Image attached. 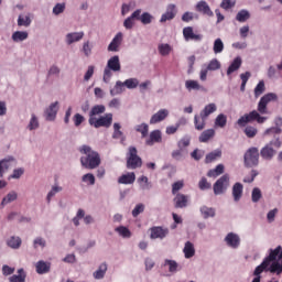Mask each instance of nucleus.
<instances>
[{
    "label": "nucleus",
    "mask_w": 282,
    "mask_h": 282,
    "mask_svg": "<svg viewBox=\"0 0 282 282\" xmlns=\"http://www.w3.org/2000/svg\"><path fill=\"white\" fill-rule=\"evenodd\" d=\"M220 67H221V64L219 63L218 59H212L207 65V70L216 72V69H220Z\"/></svg>",
    "instance_id": "nucleus-54"
},
{
    "label": "nucleus",
    "mask_w": 282,
    "mask_h": 282,
    "mask_svg": "<svg viewBox=\"0 0 282 282\" xmlns=\"http://www.w3.org/2000/svg\"><path fill=\"white\" fill-rule=\"evenodd\" d=\"M236 6V1L234 0H223L220 3V8H223V10H230L232 8H235Z\"/></svg>",
    "instance_id": "nucleus-59"
},
{
    "label": "nucleus",
    "mask_w": 282,
    "mask_h": 282,
    "mask_svg": "<svg viewBox=\"0 0 282 282\" xmlns=\"http://www.w3.org/2000/svg\"><path fill=\"white\" fill-rule=\"evenodd\" d=\"M120 45H122V33L119 32L112 39L110 44L108 45V52H120Z\"/></svg>",
    "instance_id": "nucleus-12"
},
{
    "label": "nucleus",
    "mask_w": 282,
    "mask_h": 282,
    "mask_svg": "<svg viewBox=\"0 0 282 282\" xmlns=\"http://www.w3.org/2000/svg\"><path fill=\"white\" fill-rule=\"evenodd\" d=\"M142 167V158L138 156V149L130 147L127 155V169L132 171Z\"/></svg>",
    "instance_id": "nucleus-5"
},
{
    "label": "nucleus",
    "mask_w": 282,
    "mask_h": 282,
    "mask_svg": "<svg viewBox=\"0 0 282 282\" xmlns=\"http://www.w3.org/2000/svg\"><path fill=\"white\" fill-rule=\"evenodd\" d=\"M185 87L187 91H193V89L195 91H199V89H202V85H199V82L197 80H193V79H188L185 82Z\"/></svg>",
    "instance_id": "nucleus-33"
},
{
    "label": "nucleus",
    "mask_w": 282,
    "mask_h": 282,
    "mask_svg": "<svg viewBox=\"0 0 282 282\" xmlns=\"http://www.w3.org/2000/svg\"><path fill=\"white\" fill-rule=\"evenodd\" d=\"M175 208H186L188 206V196L184 194H177L174 198Z\"/></svg>",
    "instance_id": "nucleus-23"
},
{
    "label": "nucleus",
    "mask_w": 282,
    "mask_h": 282,
    "mask_svg": "<svg viewBox=\"0 0 282 282\" xmlns=\"http://www.w3.org/2000/svg\"><path fill=\"white\" fill-rule=\"evenodd\" d=\"M239 67H241V57H236L227 69V76H230V74H235V72H237Z\"/></svg>",
    "instance_id": "nucleus-32"
},
{
    "label": "nucleus",
    "mask_w": 282,
    "mask_h": 282,
    "mask_svg": "<svg viewBox=\"0 0 282 282\" xmlns=\"http://www.w3.org/2000/svg\"><path fill=\"white\" fill-rule=\"evenodd\" d=\"M83 36H85L84 32L68 33L66 35V43L67 45H72V43H78V41H82Z\"/></svg>",
    "instance_id": "nucleus-24"
},
{
    "label": "nucleus",
    "mask_w": 282,
    "mask_h": 282,
    "mask_svg": "<svg viewBox=\"0 0 282 282\" xmlns=\"http://www.w3.org/2000/svg\"><path fill=\"white\" fill-rule=\"evenodd\" d=\"M164 265L169 267L170 272H177V262L174 260H165Z\"/></svg>",
    "instance_id": "nucleus-63"
},
{
    "label": "nucleus",
    "mask_w": 282,
    "mask_h": 282,
    "mask_svg": "<svg viewBox=\"0 0 282 282\" xmlns=\"http://www.w3.org/2000/svg\"><path fill=\"white\" fill-rule=\"evenodd\" d=\"M137 21H141L143 25H149V23L153 21V17L149 12H144L143 14L139 15V18H137Z\"/></svg>",
    "instance_id": "nucleus-48"
},
{
    "label": "nucleus",
    "mask_w": 282,
    "mask_h": 282,
    "mask_svg": "<svg viewBox=\"0 0 282 282\" xmlns=\"http://www.w3.org/2000/svg\"><path fill=\"white\" fill-rule=\"evenodd\" d=\"M232 197L235 202H239L243 197V185L241 183H236L232 186Z\"/></svg>",
    "instance_id": "nucleus-25"
},
{
    "label": "nucleus",
    "mask_w": 282,
    "mask_h": 282,
    "mask_svg": "<svg viewBox=\"0 0 282 282\" xmlns=\"http://www.w3.org/2000/svg\"><path fill=\"white\" fill-rule=\"evenodd\" d=\"M25 271L23 269H19L18 270V275L14 274L12 276L9 278L10 282H25Z\"/></svg>",
    "instance_id": "nucleus-37"
},
{
    "label": "nucleus",
    "mask_w": 282,
    "mask_h": 282,
    "mask_svg": "<svg viewBox=\"0 0 282 282\" xmlns=\"http://www.w3.org/2000/svg\"><path fill=\"white\" fill-rule=\"evenodd\" d=\"M217 111V105L209 104L204 107V109L200 111V116H204L205 118H208L212 113H215Z\"/></svg>",
    "instance_id": "nucleus-34"
},
{
    "label": "nucleus",
    "mask_w": 282,
    "mask_h": 282,
    "mask_svg": "<svg viewBox=\"0 0 282 282\" xmlns=\"http://www.w3.org/2000/svg\"><path fill=\"white\" fill-rule=\"evenodd\" d=\"M270 270L272 273L281 274L282 272V247L278 246L275 249H270L269 256L258 265L253 271L256 276L252 282H261V274Z\"/></svg>",
    "instance_id": "nucleus-1"
},
{
    "label": "nucleus",
    "mask_w": 282,
    "mask_h": 282,
    "mask_svg": "<svg viewBox=\"0 0 282 282\" xmlns=\"http://www.w3.org/2000/svg\"><path fill=\"white\" fill-rule=\"evenodd\" d=\"M172 50L173 48L169 44H160L159 45V53L161 54V56H169L171 54Z\"/></svg>",
    "instance_id": "nucleus-51"
},
{
    "label": "nucleus",
    "mask_w": 282,
    "mask_h": 282,
    "mask_svg": "<svg viewBox=\"0 0 282 282\" xmlns=\"http://www.w3.org/2000/svg\"><path fill=\"white\" fill-rule=\"evenodd\" d=\"M219 158H221V150H215L206 155L205 164H212V162L219 160Z\"/></svg>",
    "instance_id": "nucleus-31"
},
{
    "label": "nucleus",
    "mask_w": 282,
    "mask_h": 282,
    "mask_svg": "<svg viewBox=\"0 0 282 282\" xmlns=\"http://www.w3.org/2000/svg\"><path fill=\"white\" fill-rule=\"evenodd\" d=\"M183 36L185 41H195L199 42L204 39V35L195 33L193 26H185L183 29Z\"/></svg>",
    "instance_id": "nucleus-10"
},
{
    "label": "nucleus",
    "mask_w": 282,
    "mask_h": 282,
    "mask_svg": "<svg viewBox=\"0 0 282 282\" xmlns=\"http://www.w3.org/2000/svg\"><path fill=\"white\" fill-rule=\"evenodd\" d=\"M229 184L230 176H228V174H224L214 184V195H223V193H226V188H228Z\"/></svg>",
    "instance_id": "nucleus-9"
},
{
    "label": "nucleus",
    "mask_w": 282,
    "mask_h": 282,
    "mask_svg": "<svg viewBox=\"0 0 282 282\" xmlns=\"http://www.w3.org/2000/svg\"><path fill=\"white\" fill-rule=\"evenodd\" d=\"M127 89H135L140 85V82L137 78H129L123 82Z\"/></svg>",
    "instance_id": "nucleus-47"
},
{
    "label": "nucleus",
    "mask_w": 282,
    "mask_h": 282,
    "mask_svg": "<svg viewBox=\"0 0 282 282\" xmlns=\"http://www.w3.org/2000/svg\"><path fill=\"white\" fill-rule=\"evenodd\" d=\"M9 248H13L14 250L21 248V239L19 237H11L8 240Z\"/></svg>",
    "instance_id": "nucleus-49"
},
{
    "label": "nucleus",
    "mask_w": 282,
    "mask_h": 282,
    "mask_svg": "<svg viewBox=\"0 0 282 282\" xmlns=\"http://www.w3.org/2000/svg\"><path fill=\"white\" fill-rule=\"evenodd\" d=\"M210 183H208V180H206V177H202L199 183H198V188H200V191H208V188H210Z\"/></svg>",
    "instance_id": "nucleus-62"
},
{
    "label": "nucleus",
    "mask_w": 282,
    "mask_h": 282,
    "mask_svg": "<svg viewBox=\"0 0 282 282\" xmlns=\"http://www.w3.org/2000/svg\"><path fill=\"white\" fill-rule=\"evenodd\" d=\"M265 91V83L263 80L259 82L254 88V96L259 98Z\"/></svg>",
    "instance_id": "nucleus-53"
},
{
    "label": "nucleus",
    "mask_w": 282,
    "mask_h": 282,
    "mask_svg": "<svg viewBox=\"0 0 282 282\" xmlns=\"http://www.w3.org/2000/svg\"><path fill=\"white\" fill-rule=\"evenodd\" d=\"M105 111H107V108L104 105L94 106L89 112V120L96 118V116H100V113H105Z\"/></svg>",
    "instance_id": "nucleus-29"
},
{
    "label": "nucleus",
    "mask_w": 282,
    "mask_h": 282,
    "mask_svg": "<svg viewBox=\"0 0 282 282\" xmlns=\"http://www.w3.org/2000/svg\"><path fill=\"white\" fill-rule=\"evenodd\" d=\"M254 120L258 121L259 124H263L268 118L261 117L257 110H253L238 119L239 127H243L245 124H248V122H254Z\"/></svg>",
    "instance_id": "nucleus-7"
},
{
    "label": "nucleus",
    "mask_w": 282,
    "mask_h": 282,
    "mask_svg": "<svg viewBox=\"0 0 282 282\" xmlns=\"http://www.w3.org/2000/svg\"><path fill=\"white\" fill-rule=\"evenodd\" d=\"M200 213L204 217V219H208V217H215V208L213 207H200Z\"/></svg>",
    "instance_id": "nucleus-44"
},
{
    "label": "nucleus",
    "mask_w": 282,
    "mask_h": 282,
    "mask_svg": "<svg viewBox=\"0 0 282 282\" xmlns=\"http://www.w3.org/2000/svg\"><path fill=\"white\" fill-rule=\"evenodd\" d=\"M141 14L142 10L138 9L129 18H127L123 22V26L126 28V30H131L133 25H135V19H140Z\"/></svg>",
    "instance_id": "nucleus-13"
},
{
    "label": "nucleus",
    "mask_w": 282,
    "mask_h": 282,
    "mask_svg": "<svg viewBox=\"0 0 282 282\" xmlns=\"http://www.w3.org/2000/svg\"><path fill=\"white\" fill-rule=\"evenodd\" d=\"M135 131L138 133H141L142 138H147V135H149V124L141 123L135 127Z\"/></svg>",
    "instance_id": "nucleus-50"
},
{
    "label": "nucleus",
    "mask_w": 282,
    "mask_h": 282,
    "mask_svg": "<svg viewBox=\"0 0 282 282\" xmlns=\"http://www.w3.org/2000/svg\"><path fill=\"white\" fill-rule=\"evenodd\" d=\"M28 129L30 131H34V129H39V118H36V115H32Z\"/></svg>",
    "instance_id": "nucleus-56"
},
{
    "label": "nucleus",
    "mask_w": 282,
    "mask_h": 282,
    "mask_svg": "<svg viewBox=\"0 0 282 282\" xmlns=\"http://www.w3.org/2000/svg\"><path fill=\"white\" fill-rule=\"evenodd\" d=\"M183 252H184L185 259H192V257H195V246L193 245V242L187 241L185 243Z\"/></svg>",
    "instance_id": "nucleus-28"
},
{
    "label": "nucleus",
    "mask_w": 282,
    "mask_h": 282,
    "mask_svg": "<svg viewBox=\"0 0 282 282\" xmlns=\"http://www.w3.org/2000/svg\"><path fill=\"white\" fill-rule=\"evenodd\" d=\"M224 169V164H218L215 169L208 171L207 177H219V175H223Z\"/></svg>",
    "instance_id": "nucleus-35"
},
{
    "label": "nucleus",
    "mask_w": 282,
    "mask_h": 282,
    "mask_svg": "<svg viewBox=\"0 0 282 282\" xmlns=\"http://www.w3.org/2000/svg\"><path fill=\"white\" fill-rule=\"evenodd\" d=\"M17 197H19V195L17 194V192H11L9 193L1 202V206H7V204H11V202H17Z\"/></svg>",
    "instance_id": "nucleus-43"
},
{
    "label": "nucleus",
    "mask_w": 282,
    "mask_h": 282,
    "mask_svg": "<svg viewBox=\"0 0 282 282\" xmlns=\"http://www.w3.org/2000/svg\"><path fill=\"white\" fill-rule=\"evenodd\" d=\"M260 155L262 160H272L276 155V150L268 143L261 149Z\"/></svg>",
    "instance_id": "nucleus-14"
},
{
    "label": "nucleus",
    "mask_w": 282,
    "mask_h": 282,
    "mask_svg": "<svg viewBox=\"0 0 282 282\" xmlns=\"http://www.w3.org/2000/svg\"><path fill=\"white\" fill-rule=\"evenodd\" d=\"M208 120L207 117L203 116L202 113L194 116V126L196 131H204L206 129V121Z\"/></svg>",
    "instance_id": "nucleus-19"
},
{
    "label": "nucleus",
    "mask_w": 282,
    "mask_h": 282,
    "mask_svg": "<svg viewBox=\"0 0 282 282\" xmlns=\"http://www.w3.org/2000/svg\"><path fill=\"white\" fill-rule=\"evenodd\" d=\"M258 130L257 128L252 127V126H248L245 129V134L247 135V138H254V135H257Z\"/></svg>",
    "instance_id": "nucleus-60"
},
{
    "label": "nucleus",
    "mask_w": 282,
    "mask_h": 282,
    "mask_svg": "<svg viewBox=\"0 0 282 282\" xmlns=\"http://www.w3.org/2000/svg\"><path fill=\"white\" fill-rule=\"evenodd\" d=\"M120 69H122V66L120 65V57L118 55L110 57L104 69V83H109V80H111V76H113L112 72H120Z\"/></svg>",
    "instance_id": "nucleus-3"
},
{
    "label": "nucleus",
    "mask_w": 282,
    "mask_h": 282,
    "mask_svg": "<svg viewBox=\"0 0 282 282\" xmlns=\"http://www.w3.org/2000/svg\"><path fill=\"white\" fill-rule=\"evenodd\" d=\"M150 232L151 239H164L169 235V228L152 227Z\"/></svg>",
    "instance_id": "nucleus-11"
},
{
    "label": "nucleus",
    "mask_w": 282,
    "mask_h": 282,
    "mask_svg": "<svg viewBox=\"0 0 282 282\" xmlns=\"http://www.w3.org/2000/svg\"><path fill=\"white\" fill-rule=\"evenodd\" d=\"M225 241L227 246H229V248H239V245L241 243V239L239 238V236L234 232H229L226 236Z\"/></svg>",
    "instance_id": "nucleus-15"
},
{
    "label": "nucleus",
    "mask_w": 282,
    "mask_h": 282,
    "mask_svg": "<svg viewBox=\"0 0 282 282\" xmlns=\"http://www.w3.org/2000/svg\"><path fill=\"white\" fill-rule=\"evenodd\" d=\"M120 129H122V126H120V123H113V140H124V133L121 132Z\"/></svg>",
    "instance_id": "nucleus-36"
},
{
    "label": "nucleus",
    "mask_w": 282,
    "mask_h": 282,
    "mask_svg": "<svg viewBox=\"0 0 282 282\" xmlns=\"http://www.w3.org/2000/svg\"><path fill=\"white\" fill-rule=\"evenodd\" d=\"M63 12H65V3L55 4V7L53 8V14L58 15L63 14Z\"/></svg>",
    "instance_id": "nucleus-64"
},
{
    "label": "nucleus",
    "mask_w": 282,
    "mask_h": 282,
    "mask_svg": "<svg viewBox=\"0 0 282 282\" xmlns=\"http://www.w3.org/2000/svg\"><path fill=\"white\" fill-rule=\"evenodd\" d=\"M138 183L140 184V187L142 191H150L152 188L151 182H149V177L142 175L141 177L138 178Z\"/></svg>",
    "instance_id": "nucleus-39"
},
{
    "label": "nucleus",
    "mask_w": 282,
    "mask_h": 282,
    "mask_svg": "<svg viewBox=\"0 0 282 282\" xmlns=\"http://www.w3.org/2000/svg\"><path fill=\"white\" fill-rule=\"evenodd\" d=\"M261 197H262L261 189L259 187H254L251 193V199L253 204H257V202H259Z\"/></svg>",
    "instance_id": "nucleus-55"
},
{
    "label": "nucleus",
    "mask_w": 282,
    "mask_h": 282,
    "mask_svg": "<svg viewBox=\"0 0 282 282\" xmlns=\"http://www.w3.org/2000/svg\"><path fill=\"white\" fill-rule=\"evenodd\" d=\"M227 122H228V118L226 117V115L220 113L216 117V120H215L216 127H220V129H224Z\"/></svg>",
    "instance_id": "nucleus-45"
},
{
    "label": "nucleus",
    "mask_w": 282,
    "mask_h": 282,
    "mask_svg": "<svg viewBox=\"0 0 282 282\" xmlns=\"http://www.w3.org/2000/svg\"><path fill=\"white\" fill-rule=\"evenodd\" d=\"M73 122L75 124V127H80L82 123L85 122V117L80 113H76L74 117H73Z\"/></svg>",
    "instance_id": "nucleus-61"
},
{
    "label": "nucleus",
    "mask_w": 282,
    "mask_h": 282,
    "mask_svg": "<svg viewBox=\"0 0 282 282\" xmlns=\"http://www.w3.org/2000/svg\"><path fill=\"white\" fill-rule=\"evenodd\" d=\"M107 269H108L107 263L106 262L101 263L98 267V270H96L93 273L94 279L96 280L105 279V274H107Z\"/></svg>",
    "instance_id": "nucleus-27"
},
{
    "label": "nucleus",
    "mask_w": 282,
    "mask_h": 282,
    "mask_svg": "<svg viewBox=\"0 0 282 282\" xmlns=\"http://www.w3.org/2000/svg\"><path fill=\"white\" fill-rule=\"evenodd\" d=\"M79 153L86 156L80 158V164L84 169H98L100 164V154L91 149L89 145H82L79 148Z\"/></svg>",
    "instance_id": "nucleus-2"
},
{
    "label": "nucleus",
    "mask_w": 282,
    "mask_h": 282,
    "mask_svg": "<svg viewBox=\"0 0 282 282\" xmlns=\"http://www.w3.org/2000/svg\"><path fill=\"white\" fill-rule=\"evenodd\" d=\"M116 232H118L123 239H129L131 237V230L124 226L117 227Z\"/></svg>",
    "instance_id": "nucleus-46"
},
{
    "label": "nucleus",
    "mask_w": 282,
    "mask_h": 282,
    "mask_svg": "<svg viewBox=\"0 0 282 282\" xmlns=\"http://www.w3.org/2000/svg\"><path fill=\"white\" fill-rule=\"evenodd\" d=\"M245 166L247 169H252V166H259V149L258 148H249L245 155Z\"/></svg>",
    "instance_id": "nucleus-6"
},
{
    "label": "nucleus",
    "mask_w": 282,
    "mask_h": 282,
    "mask_svg": "<svg viewBox=\"0 0 282 282\" xmlns=\"http://www.w3.org/2000/svg\"><path fill=\"white\" fill-rule=\"evenodd\" d=\"M61 191H63V187L53 186L52 191H50L47 196H46L47 203L50 204V202H52V198L54 197V195H56V193H61Z\"/></svg>",
    "instance_id": "nucleus-58"
},
{
    "label": "nucleus",
    "mask_w": 282,
    "mask_h": 282,
    "mask_svg": "<svg viewBox=\"0 0 282 282\" xmlns=\"http://www.w3.org/2000/svg\"><path fill=\"white\" fill-rule=\"evenodd\" d=\"M52 268V264L50 262H45L43 260H40L35 264V270L37 274H47Z\"/></svg>",
    "instance_id": "nucleus-22"
},
{
    "label": "nucleus",
    "mask_w": 282,
    "mask_h": 282,
    "mask_svg": "<svg viewBox=\"0 0 282 282\" xmlns=\"http://www.w3.org/2000/svg\"><path fill=\"white\" fill-rule=\"evenodd\" d=\"M28 39V32L25 31H15L12 34V41H14V43H21V41H25Z\"/></svg>",
    "instance_id": "nucleus-38"
},
{
    "label": "nucleus",
    "mask_w": 282,
    "mask_h": 282,
    "mask_svg": "<svg viewBox=\"0 0 282 282\" xmlns=\"http://www.w3.org/2000/svg\"><path fill=\"white\" fill-rule=\"evenodd\" d=\"M90 127H95V129H100V127H105V129H109L113 123V113L109 112L105 116L97 118L88 119Z\"/></svg>",
    "instance_id": "nucleus-4"
},
{
    "label": "nucleus",
    "mask_w": 282,
    "mask_h": 282,
    "mask_svg": "<svg viewBox=\"0 0 282 282\" xmlns=\"http://www.w3.org/2000/svg\"><path fill=\"white\" fill-rule=\"evenodd\" d=\"M175 14H177L175 4H169L166 12L161 17L160 22L166 23V21H173V19H175Z\"/></svg>",
    "instance_id": "nucleus-18"
},
{
    "label": "nucleus",
    "mask_w": 282,
    "mask_h": 282,
    "mask_svg": "<svg viewBox=\"0 0 282 282\" xmlns=\"http://www.w3.org/2000/svg\"><path fill=\"white\" fill-rule=\"evenodd\" d=\"M224 52V42L221 39H216L214 42V54H221Z\"/></svg>",
    "instance_id": "nucleus-52"
},
{
    "label": "nucleus",
    "mask_w": 282,
    "mask_h": 282,
    "mask_svg": "<svg viewBox=\"0 0 282 282\" xmlns=\"http://www.w3.org/2000/svg\"><path fill=\"white\" fill-rule=\"evenodd\" d=\"M31 24H32V19H30V15H19L18 25L20 28H30Z\"/></svg>",
    "instance_id": "nucleus-40"
},
{
    "label": "nucleus",
    "mask_w": 282,
    "mask_h": 282,
    "mask_svg": "<svg viewBox=\"0 0 282 282\" xmlns=\"http://www.w3.org/2000/svg\"><path fill=\"white\" fill-rule=\"evenodd\" d=\"M278 96L274 93H269L267 95H264L263 97H261L259 104H258V111L259 113H268V105H270V102H274L278 100Z\"/></svg>",
    "instance_id": "nucleus-8"
},
{
    "label": "nucleus",
    "mask_w": 282,
    "mask_h": 282,
    "mask_svg": "<svg viewBox=\"0 0 282 282\" xmlns=\"http://www.w3.org/2000/svg\"><path fill=\"white\" fill-rule=\"evenodd\" d=\"M61 191H63V187L53 186L52 191H50L47 196H46L47 203L50 204V202H52V198L54 197V195H56V193H61Z\"/></svg>",
    "instance_id": "nucleus-57"
},
{
    "label": "nucleus",
    "mask_w": 282,
    "mask_h": 282,
    "mask_svg": "<svg viewBox=\"0 0 282 282\" xmlns=\"http://www.w3.org/2000/svg\"><path fill=\"white\" fill-rule=\"evenodd\" d=\"M166 118H169V110L161 109L151 117L150 124H158V122H162Z\"/></svg>",
    "instance_id": "nucleus-17"
},
{
    "label": "nucleus",
    "mask_w": 282,
    "mask_h": 282,
    "mask_svg": "<svg viewBox=\"0 0 282 282\" xmlns=\"http://www.w3.org/2000/svg\"><path fill=\"white\" fill-rule=\"evenodd\" d=\"M212 138H215V129H207L200 133L198 140L199 142H208Z\"/></svg>",
    "instance_id": "nucleus-30"
},
{
    "label": "nucleus",
    "mask_w": 282,
    "mask_h": 282,
    "mask_svg": "<svg viewBox=\"0 0 282 282\" xmlns=\"http://www.w3.org/2000/svg\"><path fill=\"white\" fill-rule=\"evenodd\" d=\"M123 91H124V83L118 80L113 89L110 90V96H119V94H122Z\"/></svg>",
    "instance_id": "nucleus-41"
},
{
    "label": "nucleus",
    "mask_w": 282,
    "mask_h": 282,
    "mask_svg": "<svg viewBox=\"0 0 282 282\" xmlns=\"http://www.w3.org/2000/svg\"><path fill=\"white\" fill-rule=\"evenodd\" d=\"M250 19V12L247 10H241L236 15V21H239V23H246Z\"/></svg>",
    "instance_id": "nucleus-42"
},
{
    "label": "nucleus",
    "mask_w": 282,
    "mask_h": 282,
    "mask_svg": "<svg viewBox=\"0 0 282 282\" xmlns=\"http://www.w3.org/2000/svg\"><path fill=\"white\" fill-rule=\"evenodd\" d=\"M196 12H200V14H205L206 17H213V10H210V7L208 6V2L206 1H199L196 4Z\"/></svg>",
    "instance_id": "nucleus-21"
},
{
    "label": "nucleus",
    "mask_w": 282,
    "mask_h": 282,
    "mask_svg": "<svg viewBox=\"0 0 282 282\" xmlns=\"http://www.w3.org/2000/svg\"><path fill=\"white\" fill-rule=\"evenodd\" d=\"M162 142V132L160 130H154L150 133V138L145 141L148 147H153L155 143Z\"/></svg>",
    "instance_id": "nucleus-20"
},
{
    "label": "nucleus",
    "mask_w": 282,
    "mask_h": 282,
    "mask_svg": "<svg viewBox=\"0 0 282 282\" xmlns=\"http://www.w3.org/2000/svg\"><path fill=\"white\" fill-rule=\"evenodd\" d=\"M133 182H135V173L133 172L123 174L118 178V184H133Z\"/></svg>",
    "instance_id": "nucleus-26"
},
{
    "label": "nucleus",
    "mask_w": 282,
    "mask_h": 282,
    "mask_svg": "<svg viewBox=\"0 0 282 282\" xmlns=\"http://www.w3.org/2000/svg\"><path fill=\"white\" fill-rule=\"evenodd\" d=\"M56 113H58V101L51 104L50 107L45 110L46 120L50 122L56 120Z\"/></svg>",
    "instance_id": "nucleus-16"
}]
</instances>
